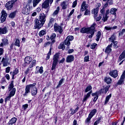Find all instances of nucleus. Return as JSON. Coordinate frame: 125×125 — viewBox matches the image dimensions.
<instances>
[{
  "label": "nucleus",
  "mask_w": 125,
  "mask_h": 125,
  "mask_svg": "<svg viewBox=\"0 0 125 125\" xmlns=\"http://www.w3.org/2000/svg\"><path fill=\"white\" fill-rule=\"evenodd\" d=\"M46 34V31L45 30H42L39 33L40 37H43L44 35Z\"/></svg>",
  "instance_id": "34"
},
{
  "label": "nucleus",
  "mask_w": 125,
  "mask_h": 125,
  "mask_svg": "<svg viewBox=\"0 0 125 125\" xmlns=\"http://www.w3.org/2000/svg\"><path fill=\"white\" fill-rule=\"evenodd\" d=\"M95 26H96V23L94 22L90 27H83L81 29V33H82L83 34H87L89 39H92L93 36H94Z\"/></svg>",
  "instance_id": "3"
},
{
  "label": "nucleus",
  "mask_w": 125,
  "mask_h": 125,
  "mask_svg": "<svg viewBox=\"0 0 125 125\" xmlns=\"http://www.w3.org/2000/svg\"><path fill=\"white\" fill-rule=\"evenodd\" d=\"M88 4H86V2L85 1H83L81 5V11H84V10H86V9L88 8Z\"/></svg>",
  "instance_id": "10"
},
{
  "label": "nucleus",
  "mask_w": 125,
  "mask_h": 125,
  "mask_svg": "<svg viewBox=\"0 0 125 125\" xmlns=\"http://www.w3.org/2000/svg\"><path fill=\"white\" fill-rule=\"evenodd\" d=\"M125 33V29H123L122 30L121 32L119 33V36H123L124 34Z\"/></svg>",
  "instance_id": "57"
},
{
  "label": "nucleus",
  "mask_w": 125,
  "mask_h": 125,
  "mask_svg": "<svg viewBox=\"0 0 125 125\" xmlns=\"http://www.w3.org/2000/svg\"><path fill=\"white\" fill-rule=\"evenodd\" d=\"M4 52V50L2 48H0V56H1L3 53Z\"/></svg>",
  "instance_id": "60"
},
{
  "label": "nucleus",
  "mask_w": 125,
  "mask_h": 125,
  "mask_svg": "<svg viewBox=\"0 0 125 125\" xmlns=\"http://www.w3.org/2000/svg\"><path fill=\"white\" fill-rule=\"evenodd\" d=\"M73 40H74V36H67L65 39L64 42H62L59 44L58 48H59V49H62L63 50H64L65 47V45H66L67 47L69 48V46L71 45V42H72V41H73Z\"/></svg>",
  "instance_id": "4"
},
{
  "label": "nucleus",
  "mask_w": 125,
  "mask_h": 125,
  "mask_svg": "<svg viewBox=\"0 0 125 125\" xmlns=\"http://www.w3.org/2000/svg\"><path fill=\"white\" fill-rule=\"evenodd\" d=\"M29 107V105L28 104H25L22 105V107L23 108V110H26Z\"/></svg>",
  "instance_id": "61"
},
{
  "label": "nucleus",
  "mask_w": 125,
  "mask_h": 125,
  "mask_svg": "<svg viewBox=\"0 0 125 125\" xmlns=\"http://www.w3.org/2000/svg\"><path fill=\"white\" fill-rule=\"evenodd\" d=\"M58 59H59V54L56 53L54 55L53 58V63L51 68L52 71L55 70L56 66H57V64L58 63Z\"/></svg>",
  "instance_id": "5"
},
{
  "label": "nucleus",
  "mask_w": 125,
  "mask_h": 125,
  "mask_svg": "<svg viewBox=\"0 0 125 125\" xmlns=\"http://www.w3.org/2000/svg\"><path fill=\"white\" fill-rule=\"evenodd\" d=\"M77 4H78V0H75L72 3V7L75 8L77 6Z\"/></svg>",
  "instance_id": "53"
},
{
  "label": "nucleus",
  "mask_w": 125,
  "mask_h": 125,
  "mask_svg": "<svg viewBox=\"0 0 125 125\" xmlns=\"http://www.w3.org/2000/svg\"><path fill=\"white\" fill-rule=\"evenodd\" d=\"M42 74L43 73V67L42 66H41L40 67V66H37L36 67V70L35 71V74Z\"/></svg>",
  "instance_id": "17"
},
{
  "label": "nucleus",
  "mask_w": 125,
  "mask_h": 125,
  "mask_svg": "<svg viewBox=\"0 0 125 125\" xmlns=\"http://www.w3.org/2000/svg\"><path fill=\"white\" fill-rule=\"evenodd\" d=\"M55 38H56V34L53 33L50 36L51 41H53V40H55Z\"/></svg>",
  "instance_id": "48"
},
{
  "label": "nucleus",
  "mask_w": 125,
  "mask_h": 125,
  "mask_svg": "<svg viewBox=\"0 0 125 125\" xmlns=\"http://www.w3.org/2000/svg\"><path fill=\"white\" fill-rule=\"evenodd\" d=\"M8 30H7V27L4 26V27H0V35H5L7 34Z\"/></svg>",
  "instance_id": "13"
},
{
  "label": "nucleus",
  "mask_w": 125,
  "mask_h": 125,
  "mask_svg": "<svg viewBox=\"0 0 125 125\" xmlns=\"http://www.w3.org/2000/svg\"><path fill=\"white\" fill-rule=\"evenodd\" d=\"M18 73H19V70L18 69V68H15V69L13 71V72H11L10 74L11 75V74H13V75H17V74H18Z\"/></svg>",
  "instance_id": "40"
},
{
  "label": "nucleus",
  "mask_w": 125,
  "mask_h": 125,
  "mask_svg": "<svg viewBox=\"0 0 125 125\" xmlns=\"http://www.w3.org/2000/svg\"><path fill=\"white\" fill-rule=\"evenodd\" d=\"M113 42V43H114V47L115 48H118V46L117 45V44H118V42H117V41H114L113 42Z\"/></svg>",
  "instance_id": "59"
},
{
  "label": "nucleus",
  "mask_w": 125,
  "mask_h": 125,
  "mask_svg": "<svg viewBox=\"0 0 125 125\" xmlns=\"http://www.w3.org/2000/svg\"><path fill=\"white\" fill-rule=\"evenodd\" d=\"M22 13L25 14V15H29L30 13V8L25 6L22 8Z\"/></svg>",
  "instance_id": "11"
},
{
  "label": "nucleus",
  "mask_w": 125,
  "mask_h": 125,
  "mask_svg": "<svg viewBox=\"0 0 125 125\" xmlns=\"http://www.w3.org/2000/svg\"><path fill=\"white\" fill-rule=\"evenodd\" d=\"M51 50H52V49H51V48H50L48 53L47 54V57L46 58V60H49V59H50V55H51Z\"/></svg>",
  "instance_id": "39"
},
{
  "label": "nucleus",
  "mask_w": 125,
  "mask_h": 125,
  "mask_svg": "<svg viewBox=\"0 0 125 125\" xmlns=\"http://www.w3.org/2000/svg\"><path fill=\"white\" fill-rule=\"evenodd\" d=\"M109 75L114 79H116L118 77V71L117 70H111L109 72Z\"/></svg>",
  "instance_id": "12"
},
{
  "label": "nucleus",
  "mask_w": 125,
  "mask_h": 125,
  "mask_svg": "<svg viewBox=\"0 0 125 125\" xmlns=\"http://www.w3.org/2000/svg\"><path fill=\"white\" fill-rule=\"evenodd\" d=\"M100 38H101V32L98 31L96 35V40L97 42H99V40H100Z\"/></svg>",
  "instance_id": "33"
},
{
  "label": "nucleus",
  "mask_w": 125,
  "mask_h": 125,
  "mask_svg": "<svg viewBox=\"0 0 125 125\" xmlns=\"http://www.w3.org/2000/svg\"><path fill=\"white\" fill-rule=\"evenodd\" d=\"M102 18V15L100 14L99 17L97 18H95V19H96V21H100Z\"/></svg>",
  "instance_id": "55"
},
{
  "label": "nucleus",
  "mask_w": 125,
  "mask_h": 125,
  "mask_svg": "<svg viewBox=\"0 0 125 125\" xmlns=\"http://www.w3.org/2000/svg\"><path fill=\"white\" fill-rule=\"evenodd\" d=\"M84 15H90V10H88V9H86V10L85 11V12L84 13Z\"/></svg>",
  "instance_id": "51"
},
{
  "label": "nucleus",
  "mask_w": 125,
  "mask_h": 125,
  "mask_svg": "<svg viewBox=\"0 0 125 125\" xmlns=\"http://www.w3.org/2000/svg\"><path fill=\"white\" fill-rule=\"evenodd\" d=\"M1 15L0 17V21L1 23H3V22H5V20H6V17H7V13H6V12L4 10H2L1 11Z\"/></svg>",
  "instance_id": "9"
},
{
  "label": "nucleus",
  "mask_w": 125,
  "mask_h": 125,
  "mask_svg": "<svg viewBox=\"0 0 125 125\" xmlns=\"http://www.w3.org/2000/svg\"><path fill=\"white\" fill-rule=\"evenodd\" d=\"M91 93H92V91H90L88 92L86 95L84 96V98L83 100V102H85L89 97H90V95H91Z\"/></svg>",
  "instance_id": "19"
},
{
  "label": "nucleus",
  "mask_w": 125,
  "mask_h": 125,
  "mask_svg": "<svg viewBox=\"0 0 125 125\" xmlns=\"http://www.w3.org/2000/svg\"><path fill=\"white\" fill-rule=\"evenodd\" d=\"M101 13H102V14L104 15L105 14V8H103L101 10Z\"/></svg>",
  "instance_id": "62"
},
{
  "label": "nucleus",
  "mask_w": 125,
  "mask_h": 125,
  "mask_svg": "<svg viewBox=\"0 0 125 125\" xmlns=\"http://www.w3.org/2000/svg\"><path fill=\"white\" fill-rule=\"evenodd\" d=\"M14 83V81H12L10 85H9L8 87V89H9V91H11V90H12V89H13V88H14V85L13 84Z\"/></svg>",
  "instance_id": "29"
},
{
  "label": "nucleus",
  "mask_w": 125,
  "mask_h": 125,
  "mask_svg": "<svg viewBox=\"0 0 125 125\" xmlns=\"http://www.w3.org/2000/svg\"><path fill=\"white\" fill-rule=\"evenodd\" d=\"M5 7L7 9V10H11V8L13 7V4L12 2L8 1L5 4Z\"/></svg>",
  "instance_id": "16"
},
{
  "label": "nucleus",
  "mask_w": 125,
  "mask_h": 125,
  "mask_svg": "<svg viewBox=\"0 0 125 125\" xmlns=\"http://www.w3.org/2000/svg\"><path fill=\"white\" fill-rule=\"evenodd\" d=\"M109 42H113L114 41H116V35L115 34L112 35L110 38L108 39Z\"/></svg>",
  "instance_id": "32"
},
{
  "label": "nucleus",
  "mask_w": 125,
  "mask_h": 125,
  "mask_svg": "<svg viewBox=\"0 0 125 125\" xmlns=\"http://www.w3.org/2000/svg\"><path fill=\"white\" fill-rule=\"evenodd\" d=\"M16 92V88H13L9 93V96L11 97H13L14 95H15V93Z\"/></svg>",
  "instance_id": "26"
},
{
  "label": "nucleus",
  "mask_w": 125,
  "mask_h": 125,
  "mask_svg": "<svg viewBox=\"0 0 125 125\" xmlns=\"http://www.w3.org/2000/svg\"><path fill=\"white\" fill-rule=\"evenodd\" d=\"M75 60V57L73 55H68L66 59V62L67 63H71Z\"/></svg>",
  "instance_id": "14"
},
{
  "label": "nucleus",
  "mask_w": 125,
  "mask_h": 125,
  "mask_svg": "<svg viewBox=\"0 0 125 125\" xmlns=\"http://www.w3.org/2000/svg\"><path fill=\"white\" fill-rule=\"evenodd\" d=\"M36 64H37V61L36 60H33L31 62V64L29 65V68H33V67L36 66Z\"/></svg>",
  "instance_id": "36"
},
{
  "label": "nucleus",
  "mask_w": 125,
  "mask_h": 125,
  "mask_svg": "<svg viewBox=\"0 0 125 125\" xmlns=\"http://www.w3.org/2000/svg\"><path fill=\"white\" fill-rule=\"evenodd\" d=\"M99 10V8H96L92 10V14H93L94 18H96V17H97V14H98Z\"/></svg>",
  "instance_id": "21"
},
{
  "label": "nucleus",
  "mask_w": 125,
  "mask_h": 125,
  "mask_svg": "<svg viewBox=\"0 0 125 125\" xmlns=\"http://www.w3.org/2000/svg\"><path fill=\"white\" fill-rule=\"evenodd\" d=\"M97 112V109H94L91 110V111L90 112L89 114V117H93L95 114H96V112Z\"/></svg>",
  "instance_id": "28"
},
{
  "label": "nucleus",
  "mask_w": 125,
  "mask_h": 125,
  "mask_svg": "<svg viewBox=\"0 0 125 125\" xmlns=\"http://www.w3.org/2000/svg\"><path fill=\"white\" fill-rule=\"evenodd\" d=\"M1 44H2V47H3L4 45H7V44H8V40H7L6 38H3L2 40Z\"/></svg>",
  "instance_id": "25"
},
{
  "label": "nucleus",
  "mask_w": 125,
  "mask_h": 125,
  "mask_svg": "<svg viewBox=\"0 0 125 125\" xmlns=\"http://www.w3.org/2000/svg\"><path fill=\"white\" fill-rule=\"evenodd\" d=\"M55 32H59L60 34H62L63 32V28L60 25H58L57 23H55L54 26Z\"/></svg>",
  "instance_id": "8"
},
{
  "label": "nucleus",
  "mask_w": 125,
  "mask_h": 125,
  "mask_svg": "<svg viewBox=\"0 0 125 125\" xmlns=\"http://www.w3.org/2000/svg\"><path fill=\"white\" fill-rule=\"evenodd\" d=\"M15 45H16V46H18L19 47H20V40H19V39H16L15 42Z\"/></svg>",
  "instance_id": "42"
},
{
  "label": "nucleus",
  "mask_w": 125,
  "mask_h": 125,
  "mask_svg": "<svg viewBox=\"0 0 125 125\" xmlns=\"http://www.w3.org/2000/svg\"><path fill=\"white\" fill-rule=\"evenodd\" d=\"M101 121V118L99 117L97 121H96L94 124V125H97L100 123V121Z\"/></svg>",
  "instance_id": "46"
},
{
  "label": "nucleus",
  "mask_w": 125,
  "mask_h": 125,
  "mask_svg": "<svg viewBox=\"0 0 125 125\" xmlns=\"http://www.w3.org/2000/svg\"><path fill=\"white\" fill-rule=\"evenodd\" d=\"M108 18H109V16H106V15H104L102 20L104 21V22H106L108 20Z\"/></svg>",
  "instance_id": "47"
},
{
  "label": "nucleus",
  "mask_w": 125,
  "mask_h": 125,
  "mask_svg": "<svg viewBox=\"0 0 125 125\" xmlns=\"http://www.w3.org/2000/svg\"><path fill=\"white\" fill-rule=\"evenodd\" d=\"M46 21V15L43 13H40L38 16V19L36 18L34 20L35 29H41Z\"/></svg>",
  "instance_id": "1"
},
{
  "label": "nucleus",
  "mask_w": 125,
  "mask_h": 125,
  "mask_svg": "<svg viewBox=\"0 0 125 125\" xmlns=\"http://www.w3.org/2000/svg\"><path fill=\"white\" fill-rule=\"evenodd\" d=\"M104 82L107 83V84H110L112 83V78L109 77H106L104 79Z\"/></svg>",
  "instance_id": "22"
},
{
  "label": "nucleus",
  "mask_w": 125,
  "mask_h": 125,
  "mask_svg": "<svg viewBox=\"0 0 125 125\" xmlns=\"http://www.w3.org/2000/svg\"><path fill=\"white\" fill-rule=\"evenodd\" d=\"M10 98H11V96H8L7 97H6L5 98V103H6V102H7V101H9V100H10Z\"/></svg>",
  "instance_id": "56"
},
{
  "label": "nucleus",
  "mask_w": 125,
  "mask_h": 125,
  "mask_svg": "<svg viewBox=\"0 0 125 125\" xmlns=\"http://www.w3.org/2000/svg\"><path fill=\"white\" fill-rule=\"evenodd\" d=\"M6 73H9L10 72V67L8 66L5 69Z\"/></svg>",
  "instance_id": "63"
},
{
  "label": "nucleus",
  "mask_w": 125,
  "mask_h": 125,
  "mask_svg": "<svg viewBox=\"0 0 125 125\" xmlns=\"http://www.w3.org/2000/svg\"><path fill=\"white\" fill-rule=\"evenodd\" d=\"M109 88H110V85H107L105 86L104 89H103V90H104V93H107L108 90H109Z\"/></svg>",
  "instance_id": "50"
},
{
  "label": "nucleus",
  "mask_w": 125,
  "mask_h": 125,
  "mask_svg": "<svg viewBox=\"0 0 125 125\" xmlns=\"http://www.w3.org/2000/svg\"><path fill=\"white\" fill-rule=\"evenodd\" d=\"M96 46H97V44L96 43H93L91 45L90 48H91V49H94Z\"/></svg>",
  "instance_id": "52"
},
{
  "label": "nucleus",
  "mask_w": 125,
  "mask_h": 125,
  "mask_svg": "<svg viewBox=\"0 0 125 125\" xmlns=\"http://www.w3.org/2000/svg\"><path fill=\"white\" fill-rule=\"evenodd\" d=\"M117 9L116 8H112L110 9V14H112V15H114L115 17H116V12H117Z\"/></svg>",
  "instance_id": "27"
},
{
  "label": "nucleus",
  "mask_w": 125,
  "mask_h": 125,
  "mask_svg": "<svg viewBox=\"0 0 125 125\" xmlns=\"http://www.w3.org/2000/svg\"><path fill=\"white\" fill-rule=\"evenodd\" d=\"M60 10V8H59V7H58L57 8V9H56V10H55L54 12V13H53V15L54 16H55V15H57V14H58V13H59V10Z\"/></svg>",
  "instance_id": "44"
},
{
  "label": "nucleus",
  "mask_w": 125,
  "mask_h": 125,
  "mask_svg": "<svg viewBox=\"0 0 125 125\" xmlns=\"http://www.w3.org/2000/svg\"><path fill=\"white\" fill-rule=\"evenodd\" d=\"M33 61V58L30 56H27L24 59V65L25 64H30Z\"/></svg>",
  "instance_id": "18"
},
{
  "label": "nucleus",
  "mask_w": 125,
  "mask_h": 125,
  "mask_svg": "<svg viewBox=\"0 0 125 125\" xmlns=\"http://www.w3.org/2000/svg\"><path fill=\"white\" fill-rule=\"evenodd\" d=\"M64 81H65V79L64 78H62V79H61L59 82V83L57 86L56 88H59V87H60V86L62 85L63 83H64Z\"/></svg>",
  "instance_id": "30"
},
{
  "label": "nucleus",
  "mask_w": 125,
  "mask_h": 125,
  "mask_svg": "<svg viewBox=\"0 0 125 125\" xmlns=\"http://www.w3.org/2000/svg\"><path fill=\"white\" fill-rule=\"evenodd\" d=\"M17 121V118L14 117L12 118L8 123V125H13L16 123V121Z\"/></svg>",
  "instance_id": "24"
},
{
  "label": "nucleus",
  "mask_w": 125,
  "mask_h": 125,
  "mask_svg": "<svg viewBox=\"0 0 125 125\" xmlns=\"http://www.w3.org/2000/svg\"><path fill=\"white\" fill-rule=\"evenodd\" d=\"M111 97H112V94H110L109 95H108L107 96H106V97L105 98L104 104H107V103H108V102H109V100H110V98H111Z\"/></svg>",
  "instance_id": "37"
},
{
  "label": "nucleus",
  "mask_w": 125,
  "mask_h": 125,
  "mask_svg": "<svg viewBox=\"0 0 125 125\" xmlns=\"http://www.w3.org/2000/svg\"><path fill=\"white\" fill-rule=\"evenodd\" d=\"M53 22H54V19L53 18H51L50 20V21L49 22V24H48V25L49 26H53L52 24L53 23Z\"/></svg>",
  "instance_id": "49"
},
{
  "label": "nucleus",
  "mask_w": 125,
  "mask_h": 125,
  "mask_svg": "<svg viewBox=\"0 0 125 125\" xmlns=\"http://www.w3.org/2000/svg\"><path fill=\"white\" fill-rule=\"evenodd\" d=\"M84 60V62H88L89 61V56H85Z\"/></svg>",
  "instance_id": "54"
},
{
  "label": "nucleus",
  "mask_w": 125,
  "mask_h": 125,
  "mask_svg": "<svg viewBox=\"0 0 125 125\" xmlns=\"http://www.w3.org/2000/svg\"><path fill=\"white\" fill-rule=\"evenodd\" d=\"M104 29L106 30L107 31H111L112 28L111 27H110L109 26H105Z\"/></svg>",
  "instance_id": "58"
},
{
  "label": "nucleus",
  "mask_w": 125,
  "mask_h": 125,
  "mask_svg": "<svg viewBox=\"0 0 125 125\" xmlns=\"http://www.w3.org/2000/svg\"><path fill=\"white\" fill-rule=\"evenodd\" d=\"M6 83L5 78L3 77L1 79V83Z\"/></svg>",
  "instance_id": "64"
},
{
  "label": "nucleus",
  "mask_w": 125,
  "mask_h": 125,
  "mask_svg": "<svg viewBox=\"0 0 125 125\" xmlns=\"http://www.w3.org/2000/svg\"><path fill=\"white\" fill-rule=\"evenodd\" d=\"M92 86L91 85L87 86L85 89V92H88V91H92Z\"/></svg>",
  "instance_id": "35"
},
{
  "label": "nucleus",
  "mask_w": 125,
  "mask_h": 125,
  "mask_svg": "<svg viewBox=\"0 0 125 125\" xmlns=\"http://www.w3.org/2000/svg\"><path fill=\"white\" fill-rule=\"evenodd\" d=\"M52 2H53V0H45L42 4V8H48L49 7V3L50 4H52Z\"/></svg>",
  "instance_id": "6"
},
{
  "label": "nucleus",
  "mask_w": 125,
  "mask_h": 125,
  "mask_svg": "<svg viewBox=\"0 0 125 125\" xmlns=\"http://www.w3.org/2000/svg\"><path fill=\"white\" fill-rule=\"evenodd\" d=\"M1 62L3 64V67H7L9 65H10L9 62V59L7 57H3L2 59Z\"/></svg>",
  "instance_id": "7"
},
{
  "label": "nucleus",
  "mask_w": 125,
  "mask_h": 125,
  "mask_svg": "<svg viewBox=\"0 0 125 125\" xmlns=\"http://www.w3.org/2000/svg\"><path fill=\"white\" fill-rule=\"evenodd\" d=\"M92 118V117L91 116H89V115L85 121V124H89V122L90 121V120H91Z\"/></svg>",
  "instance_id": "45"
},
{
  "label": "nucleus",
  "mask_w": 125,
  "mask_h": 125,
  "mask_svg": "<svg viewBox=\"0 0 125 125\" xmlns=\"http://www.w3.org/2000/svg\"><path fill=\"white\" fill-rule=\"evenodd\" d=\"M125 50H124L121 54L120 55L118 59V62H121L123 59H125Z\"/></svg>",
  "instance_id": "23"
},
{
  "label": "nucleus",
  "mask_w": 125,
  "mask_h": 125,
  "mask_svg": "<svg viewBox=\"0 0 125 125\" xmlns=\"http://www.w3.org/2000/svg\"><path fill=\"white\" fill-rule=\"evenodd\" d=\"M69 5V2L67 1H63L61 3V6L62 7V9H67V7Z\"/></svg>",
  "instance_id": "15"
},
{
  "label": "nucleus",
  "mask_w": 125,
  "mask_h": 125,
  "mask_svg": "<svg viewBox=\"0 0 125 125\" xmlns=\"http://www.w3.org/2000/svg\"><path fill=\"white\" fill-rule=\"evenodd\" d=\"M36 85H37V83H34L33 84L27 85L25 86V92L23 94V96L24 97L28 96V94H29L31 91V95L32 96L37 95V93H38V89ZM30 89H31V91H30Z\"/></svg>",
  "instance_id": "2"
},
{
  "label": "nucleus",
  "mask_w": 125,
  "mask_h": 125,
  "mask_svg": "<svg viewBox=\"0 0 125 125\" xmlns=\"http://www.w3.org/2000/svg\"><path fill=\"white\" fill-rule=\"evenodd\" d=\"M40 1H38V0H33V7H36L39 3H40Z\"/></svg>",
  "instance_id": "38"
},
{
  "label": "nucleus",
  "mask_w": 125,
  "mask_h": 125,
  "mask_svg": "<svg viewBox=\"0 0 125 125\" xmlns=\"http://www.w3.org/2000/svg\"><path fill=\"white\" fill-rule=\"evenodd\" d=\"M112 45H113V43H111L110 45L107 46L105 50V53L107 54L111 53V51H112V49L111 48V47H112Z\"/></svg>",
  "instance_id": "20"
},
{
  "label": "nucleus",
  "mask_w": 125,
  "mask_h": 125,
  "mask_svg": "<svg viewBox=\"0 0 125 125\" xmlns=\"http://www.w3.org/2000/svg\"><path fill=\"white\" fill-rule=\"evenodd\" d=\"M16 15V12H13L10 14L9 17V18H11L12 19H13V18L15 17Z\"/></svg>",
  "instance_id": "41"
},
{
  "label": "nucleus",
  "mask_w": 125,
  "mask_h": 125,
  "mask_svg": "<svg viewBox=\"0 0 125 125\" xmlns=\"http://www.w3.org/2000/svg\"><path fill=\"white\" fill-rule=\"evenodd\" d=\"M125 77L123 75H121V78L118 83V84H122V83H123L124 82H125Z\"/></svg>",
  "instance_id": "31"
},
{
  "label": "nucleus",
  "mask_w": 125,
  "mask_h": 125,
  "mask_svg": "<svg viewBox=\"0 0 125 125\" xmlns=\"http://www.w3.org/2000/svg\"><path fill=\"white\" fill-rule=\"evenodd\" d=\"M32 70H33V68H30V66H29L28 68H27V69L25 71V75H28V74H29V73H30V72H31V71H32Z\"/></svg>",
  "instance_id": "43"
}]
</instances>
